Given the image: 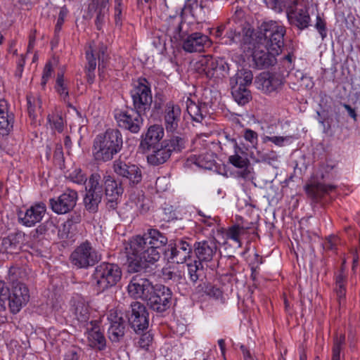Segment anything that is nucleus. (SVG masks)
<instances>
[{
    "instance_id": "1",
    "label": "nucleus",
    "mask_w": 360,
    "mask_h": 360,
    "mask_svg": "<svg viewBox=\"0 0 360 360\" xmlns=\"http://www.w3.org/2000/svg\"><path fill=\"white\" fill-rule=\"evenodd\" d=\"M285 27L274 20L263 22L257 30L255 38L243 36L244 49H252V65L258 70L267 69L276 63V56L284 46Z\"/></svg>"
},
{
    "instance_id": "2",
    "label": "nucleus",
    "mask_w": 360,
    "mask_h": 360,
    "mask_svg": "<svg viewBox=\"0 0 360 360\" xmlns=\"http://www.w3.org/2000/svg\"><path fill=\"white\" fill-rule=\"evenodd\" d=\"M169 243L167 237L156 229H149L143 236L131 239L125 248L128 272L146 271L148 264H154L160 258L164 247Z\"/></svg>"
},
{
    "instance_id": "3",
    "label": "nucleus",
    "mask_w": 360,
    "mask_h": 360,
    "mask_svg": "<svg viewBox=\"0 0 360 360\" xmlns=\"http://www.w3.org/2000/svg\"><path fill=\"white\" fill-rule=\"evenodd\" d=\"M123 147L122 133L117 129H108L96 136L92 153L97 162H105L113 159Z\"/></svg>"
},
{
    "instance_id": "4",
    "label": "nucleus",
    "mask_w": 360,
    "mask_h": 360,
    "mask_svg": "<svg viewBox=\"0 0 360 360\" xmlns=\"http://www.w3.org/2000/svg\"><path fill=\"white\" fill-rule=\"evenodd\" d=\"M182 18L181 17H170L168 20L167 33L176 40H182L183 49L188 53L202 51L205 46L210 45V40L207 35L200 32H194L185 38L182 32Z\"/></svg>"
},
{
    "instance_id": "5",
    "label": "nucleus",
    "mask_w": 360,
    "mask_h": 360,
    "mask_svg": "<svg viewBox=\"0 0 360 360\" xmlns=\"http://www.w3.org/2000/svg\"><path fill=\"white\" fill-rule=\"evenodd\" d=\"M121 268L114 263L103 262L97 265L91 276V281L98 292L115 286L122 278Z\"/></svg>"
},
{
    "instance_id": "6",
    "label": "nucleus",
    "mask_w": 360,
    "mask_h": 360,
    "mask_svg": "<svg viewBox=\"0 0 360 360\" xmlns=\"http://www.w3.org/2000/svg\"><path fill=\"white\" fill-rule=\"evenodd\" d=\"M22 273V269L18 267L12 266L8 270V280L12 291L7 301L11 312L14 314L18 313L30 300L28 288L18 278Z\"/></svg>"
},
{
    "instance_id": "7",
    "label": "nucleus",
    "mask_w": 360,
    "mask_h": 360,
    "mask_svg": "<svg viewBox=\"0 0 360 360\" xmlns=\"http://www.w3.org/2000/svg\"><path fill=\"white\" fill-rule=\"evenodd\" d=\"M101 259V255L89 240L77 246L70 256L71 264L78 269H87L94 266Z\"/></svg>"
},
{
    "instance_id": "8",
    "label": "nucleus",
    "mask_w": 360,
    "mask_h": 360,
    "mask_svg": "<svg viewBox=\"0 0 360 360\" xmlns=\"http://www.w3.org/2000/svg\"><path fill=\"white\" fill-rule=\"evenodd\" d=\"M130 95L134 109L145 114L149 111L153 102V97L150 84L146 78L139 77L134 82Z\"/></svg>"
},
{
    "instance_id": "9",
    "label": "nucleus",
    "mask_w": 360,
    "mask_h": 360,
    "mask_svg": "<svg viewBox=\"0 0 360 360\" xmlns=\"http://www.w3.org/2000/svg\"><path fill=\"white\" fill-rule=\"evenodd\" d=\"M289 23L300 30L310 25L311 18L309 6L304 0H293L289 3L286 9Z\"/></svg>"
},
{
    "instance_id": "10",
    "label": "nucleus",
    "mask_w": 360,
    "mask_h": 360,
    "mask_svg": "<svg viewBox=\"0 0 360 360\" xmlns=\"http://www.w3.org/2000/svg\"><path fill=\"white\" fill-rule=\"evenodd\" d=\"M112 168L114 172L120 178V181H123V184L135 187L142 181V171L135 164L127 163L118 159L114 161Z\"/></svg>"
},
{
    "instance_id": "11",
    "label": "nucleus",
    "mask_w": 360,
    "mask_h": 360,
    "mask_svg": "<svg viewBox=\"0 0 360 360\" xmlns=\"http://www.w3.org/2000/svg\"><path fill=\"white\" fill-rule=\"evenodd\" d=\"M172 297V292L169 288L155 284L146 302L150 309L157 313H163L169 309Z\"/></svg>"
},
{
    "instance_id": "12",
    "label": "nucleus",
    "mask_w": 360,
    "mask_h": 360,
    "mask_svg": "<svg viewBox=\"0 0 360 360\" xmlns=\"http://www.w3.org/2000/svg\"><path fill=\"white\" fill-rule=\"evenodd\" d=\"M193 247V245L184 239L170 240L167 247L164 249L163 254L169 261L183 264L191 257Z\"/></svg>"
},
{
    "instance_id": "13",
    "label": "nucleus",
    "mask_w": 360,
    "mask_h": 360,
    "mask_svg": "<svg viewBox=\"0 0 360 360\" xmlns=\"http://www.w3.org/2000/svg\"><path fill=\"white\" fill-rule=\"evenodd\" d=\"M200 72L204 73L207 78L218 82L221 80L228 73L227 63L222 59H217L207 56L199 61Z\"/></svg>"
},
{
    "instance_id": "14",
    "label": "nucleus",
    "mask_w": 360,
    "mask_h": 360,
    "mask_svg": "<svg viewBox=\"0 0 360 360\" xmlns=\"http://www.w3.org/2000/svg\"><path fill=\"white\" fill-rule=\"evenodd\" d=\"M103 181L106 198V207L109 210H115L117 209L124 193L123 181L116 180L111 175H104Z\"/></svg>"
},
{
    "instance_id": "15",
    "label": "nucleus",
    "mask_w": 360,
    "mask_h": 360,
    "mask_svg": "<svg viewBox=\"0 0 360 360\" xmlns=\"http://www.w3.org/2000/svg\"><path fill=\"white\" fill-rule=\"evenodd\" d=\"M145 115L134 108L120 110L115 112V118L120 128L128 130L131 133H138L143 124L141 116Z\"/></svg>"
},
{
    "instance_id": "16",
    "label": "nucleus",
    "mask_w": 360,
    "mask_h": 360,
    "mask_svg": "<svg viewBox=\"0 0 360 360\" xmlns=\"http://www.w3.org/2000/svg\"><path fill=\"white\" fill-rule=\"evenodd\" d=\"M129 324L136 333H142L148 329L149 326V314L146 306L139 302L131 304V313L128 316Z\"/></svg>"
},
{
    "instance_id": "17",
    "label": "nucleus",
    "mask_w": 360,
    "mask_h": 360,
    "mask_svg": "<svg viewBox=\"0 0 360 360\" xmlns=\"http://www.w3.org/2000/svg\"><path fill=\"white\" fill-rule=\"evenodd\" d=\"M77 198L76 191L67 189L57 198H51L49 205L55 213L63 214L69 212L75 207Z\"/></svg>"
},
{
    "instance_id": "18",
    "label": "nucleus",
    "mask_w": 360,
    "mask_h": 360,
    "mask_svg": "<svg viewBox=\"0 0 360 360\" xmlns=\"http://www.w3.org/2000/svg\"><path fill=\"white\" fill-rule=\"evenodd\" d=\"M154 285L147 278L141 275H136L131 278L127 289L131 297L146 301L152 290H154Z\"/></svg>"
},
{
    "instance_id": "19",
    "label": "nucleus",
    "mask_w": 360,
    "mask_h": 360,
    "mask_svg": "<svg viewBox=\"0 0 360 360\" xmlns=\"http://www.w3.org/2000/svg\"><path fill=\"white\" fill-rule=\"evenodd\" d=\"M258 78L261 89L266 94L279 91L285 83V78L276 72H263Z\"/></svg>"
},
{
    "instance_id": "20",
    "label": "nucleus",
    "mask_w": 360,
    "mask_h": 360,
    "mask_svg": "<svg viewBox=\"0 0 360 360\" xmlns=\"http://www.w3.org/2000/svg\"><path fill=\"white\" fill-rule=\"evenodd\" d=\"M304 191L312 203L321 202L322 198L336 188V186L324 184L317 181H311L304 186Z\"/></svg>"
},
{
    "instance_id": "21",
    "label": "nucleus",
    "mask_w": 360,
    "mask_h": 360,
    "mask_svg": "<svg viewBox=\"0 0 360 360\" xmlns=\"http://www.w3.org/2000/svg\"><path fill=\"white\" fill-rule=\"evenodd\" d=\"M46 211V207L44 203H36L28 208L25 213L20 212L18 214L19 221L27 227L34 226L41 221Z\"/></svg>"
},
{
    "instance_id": "22",
    "label": "nucleus",
    "mask_w": 360,
    "mask_h": 360,
    "mask_svg": "<svg viewBox=\"0 0 360 360\" xmlns=\"http://www.w3.org/2000/svg\"><path fill=\"white\" fill-rule=\"evenodd\" d=\"M164 136V129L161 125L150 126L147 132L141 136L140 148L143 151L150 150L155 146H159L160 141Z\"/></svg>"
},
{
    "instance_id": "23",
    "label": "nucleus",
    "mask_w": 360,
    "mask_h": 360,
    "mask_svg": "<svg viewBox=\"0 0 360 360\" xmlns=\"http://www.w3.org/2000/svg\"><path fill=\"white\" fill-rule=\"evenodd\" d=\"M165 127L167 132L174 133L179 131L181 121V109L178 105L168 103L166 105L164 115Z\"/></svg>"
},
{
    "instance_id": "24",
    "label": "nucleus",
    "mask_w": 360,
    "mask_h": 360,
    "mask_svg": "<svg viewBox=\"0 0 360 360\" xmlns=\"http://www.w3.org/2000/svg\"><path fill=\"white\" fill-rule=\"evenodd\" d=\"M193 249L197 257V260L207 262L212 260L217 251V245L214 240H202L195 242Z\"/></svg>"
},
{
    "instance_id": "25",
    "label": "nucleus",
    "mask_w": 360,
    "mask_h": 360,
    "mask_svg": "<svg viewBox=\"0 0 360 360\" xmlns=\"http://www.w3.org/2000/svg\"><path fill=\"white\" fill-rule=\"evenodd\" d=\"M100 322L97 320H92L86 327L88 333L89 345L98 350H103L106 346V340L100 330Z\"/></svg>"
},
{
    "instance_id": "26",
    "label": "nucleus",
    "mask_w": 360,
    "mask_h": 360,
    "mask_svg": "<svg viewBox=\"0 0 360 360\" xmlns=\"http://www.w3.org/2000/svg\"><path fill=\"white\" fill-rule=\"evenodd\" d=\"M108 4L109 0H92L89 5V12H94L96 15L95 25L98 30H101L105 22L109 10Z\"/></svg>"
},
{
    "instance_id": "27",
    "label": "nucleus",
    "mask_w": 360,
    "mask_h": 360,
    "mask_svg": "<svg viewBox=\"0 0 360 360\" xmlns=\"http://www.w3.org/2000/svg\"><path fill=\"white\" fill-rule=\"evenodd\" d=\"M152 153L147 156L148 162L153 166H158L167 162L172 156L169 149L166 147L163 141L159 145L151 148Z\"/></svg>"
},
{
    "instance_id": "28",
    "label": "nucleus",
    "mask_w": 360,
    "mask_h": 360,
    "mask_svg": "<svg viewBox=\"0 0 360 360\" xmlns=\"http://www.w3.org/2000/svg\"><path fill=\"white\" fill-rule=\"evenodd\" d=\"M169 149L171 153H178L182 152L186 148L188 143V137L184 133L177 132L172 133V135L167 139L162 141Z\"/></svg>"
},
{
    "instance_id": "29",
    "label": "nucleus",
    "mask_w": 360,
    "mask_h": 360,
    "mask_svg": "<svg viewBox=\"0 0 360 360\" xmlns=\"http://www.w3.org/2000/svg\"><path fill=\"white\" fill-rule=\"evenodd\" d=\"M72 307L74 314L77 317V319L82 324L84 327H87L89 324V319L90 317V309L89 304L82 297H79L73 300Z\"/></svg>"
},
{
    "instance_id": "30",
    "label": "nucleus",
    "mask_w": 360,
    "mask_h": 360,
    "mask_svg": "<svg viewBox=\"0 0 360 360\" xmlns=\"http://www.w3.org/2000/svg\"><path fill=\"white\" fill-rule=\"evenodd\" d=\"M229 162L234 167L242 170L237 172V176L244 179H250V160L246 157H243L239 154H234L229 157Z\"/></svg>"
},
{
    "instance_id": "31",
    "label": "nucleus",
    "mask_w": 360,
    "mask_h": 360,
    "mask_svg": "<svg viewBox=\"0 0 360 360\" xmlns=\"http://www.w3.org/2000/svg\"><path fill=\"white\" fill-rule=\"evenodd\" d=\"M13 115L8 114L6 101H0V134L8 135L13 129Z\"/></svg>"
},
{
    "instance_id": "32",
    "label": "nucleus",
    "mask_w": 360,
    "mask_h": 360,
    "mask_svg": "<svg viewBox=\"0 0 360 360\" xmlns=\"http://www.w3.org/2000/svg\"><path fill=\"white\" fill-rule=\"evenodd\" d=\"M58 231V226L53 220L49 219L41 224L37 228L32 231V237L38 239L41 236L44 238H51L55 236Z\"/></svg>"
},
{
    "instance_id": "33",
    "label": "nucleus",
    "mask_w": 360,
    "mask_h": 360,
    "mask_svg": "<svg viewBox=\"0 0 360 360\" xmlns=\"http://www.w3.org/2000/svg\"><path fill=\"white\" fill-rule=\"evenodd\" d=\"M124 321L122 317L115 318L110 322V326L108 330V338L112 342H120L124 336Z\"/></svg>"
},
{
    "instance_id": "34",
    "label": "nucleus",
    "mask_w": 360,
    "mask_h": 360,
    "mask_svg": "<svg viewBox=\"0 0 360 360\" xmlns=\"http://www.w3.org/2000/svg\"><path fill=\"white\" fill-rule=\"evenodd\" d=\"M186 103L187 112L192 120L201 122L205 117L204 113H206L207 106L205 103H196L189 98H187Z\"/></svg>"
},
{
    "instance_id": "35",
    "label": "nucleus",
    "mask_w": 360,
    "mask_h": 360,
    "mask_svg": "<svg viewBox=\"0 0 360 360\" xmlns=\"http://www.w3.org/2000/svg\"><path fill=\"white\" fill-rule=\"evenodd\" d=\"M253 79V75L251 70L241 68L238 70L236 74L230 79L231 86L248 87V86L252 84Z\"/></svg>"
},
{
    "instance_id": "36",
    "label": "nucleus",
    "mask_w": 360,
    "mask_h": 360,
    "mask_svg": "<svg viewBox=\"0 0 360 360\" xmlns=\"http://www.w3.org/2000/svg\"><path fill=\"white\" fill-rule=\"evenodd\" d=\"M236 85L231 86V94L234 101L240 105H244L252 99V94L248 87H240Z\"/></svg>"
},
{
    "instance_id": "37",
    "label": "nucleus",
    "mask_w": 360,
    "mask_h": 360,
    "mask_svg": "<svg viewBox=\"0 0 360 360\" xmlns=\"http://www.w3.org/2000/svg\"><path fill=\"white\" fill-rule=\"evenodd\" d=\"M187 268L191 281L195 283L198 281H202L204 268L200 261L194 260L193 262L187 264Z\"/></svg>"
},
{
    "instance_id": "38",
    "label": "nucleus",
    "mask_w": 360,
    "mask_h": 360,
    "mask_svg": "<svg viewBox=\"0 0 360 360\" xmlns=\"http://www.w3.org/2000/svg\"><path fill=\"white\" fill-rule=\"evenodd\" d=\"M103 194H96L86 192L84 198V204L86 210L91 213H96L98 210V205L101 202Z\"/></svg>"
},
{
    "instance_id": "39",
    "label": "nucleus",
    "mask_w": 360,
    "mask_h": 360,
    "mask_svg": "<svg viewBox=\"0 0 360 360\" xmlns=\"http://www.w3.org/2000/svg\"><path fill=\"white\" fill-rule=\"evenodd\" d=\"M101 176L98 173H93L89 179L86 191L96 194H103V185L101 184Z\"/></svg>"
},
{
    "instance_id": "40",
    "label": "nucleus",
    "mask_w": 360,
    "mask_h": 360,
    "mask_svg": "<svg viewBox=\"0 0 360 360\" xmlns=\"http://www.w3.org/2000/svg\"><path fill=\"white\" fill-rule=\"evenodd\" d=\"M197 290L198 292H203L207 295L215 299H219L222 297V291L220 288L209 283L204 282L199 284L197 287Z\"/></svg>"
},
{
    "instance_id": "41",
    "label": "nucleus",
    "mask_w": 360,
    "mask_h": 360,
    "mask_svg": "<svg viewBox=\"0 0 360 360\" xmlns=\"http://www.w3.org/2000/svg\"><path fill=\"white\" fill-rule=\"evenodd\" d=\"M345 335L344 334H341L339 337H336L334 339L333 346V354H332V360H340V353L341 350L345 345Z\"/></svg>"
},
{
    "instance_id": "42",
    "label": "nucleus",
    "mask_w": 360,
    "mask_h": 360,
    "mask_svg": "<svg viewBox=\"0 0 360 360\" xmlns=\"http://www.w3.org/2000/svg\"><path fill=\"white\" fill-rule=\"evenodd\" d=\"M56 89L60 96L63 97V101L67 102L69 97V93L68 87L64 82V76L63 73H58L57 75Z\"/></svg>"
},
{
    "instance_id": "43",
    "label": "nucleus",
    "mask_w": 360,
    "mask_h": 360,
    "mask_svg": "<svg viewBox=\"0 0 360 360\" xmlns=\"http://www.w3.org/2000/svg\"><path fill=\"white\" fill-rule=\"evenodd\" d=\"M2 247L6 251L13 252L16 250L19 245L18 236L11 234L2 240Z\"/></svg>"
},
{
    "instance_id": "44",
    "label": "nucleus",
    "mask_w": 360,
    "mask_h": 360,
    "mask_svg": "<svg viewBox=\"0 0 360 360\" xmlns=\"http://www.w3.org/2000/svg\"><path fill=\"white\" fill-rule=\"evenodd\" d=\"M47 120L51 125V129H56L58 132L61 133L63 131V120L59 115H49Z\"/></svg>"
},
{
    "instance_id": "45",
    "label": "nucleus",
    "mask_w": 360,
    "mask_h": 360,
    "mask_svg": "<svg viewBox=\"0 0 360 360\" xmlns=\"http://www.w3.org/2000/svg\"><path fill=\"white\" fill-rule=\"evenodd\" d=\"M244 233V227L240 226L239 225H233L228 229L226 236L228 238H230L235 242L240 243V236Z\"/></svg>"
},
{
    "instance_id": "46",
    "label": "nucleus",
    "mask_w": 360,
    "mask_h": 360,
    "mask_svg": "<svg viewBox=\"0 0 360 360\" xmlns=\"http://www.w3.org/2000/svg\"><path fill=\"white\" fill-rule=\"evenodd\" d=\"M68 179H70L72 182L77 184H84L87 181L86 175L80 169H75L71 172L69 174Z\"/></svg>"
},
{
    "instance_id": "47",
    "label": "nucleus",
    "mask_w": 360,
    "mask_h": 360,
    "mask_svg": "<svg viewBox=\"0 0 360 360\" xmlns=\"http://www.w3.org/2000/svg\"><path fill=\"white\" fill-rule=\"evenodd\" d=\"M27 112L29 117L32 120H35L37 115L35 113V106L37 103L39 107H41V101L39 99L36 100L34 97L31 95L27 96Z\"/></svg>"
},
{
    "instance_id": "48",
    "label": "nucleus",
    "mask_w": 360,
    "mask_h": 360,
    "mask_svg": "<svg viewBox=\"0 0 360 360\" xmlns=\"http://www.w3.org/2000/svg\"><path fill=\"white\" fill-rule=\"evenodd\" d=\"M10 290L4 281H0V309H6V302L9 298Z\"/></svg>"
},
{
    "instance_id": "49",
    "label": "nucleus",
    "mask_w": 360,
    "mask_h": 360,
    "mask_svg": "<svg viewBox=\"0 0 360 360\" xmlns=\"http://www.w3.org/2000/svg\"><path fill=\"white\" fill-rule=\"evenodd\" d=\"M196 163L200 167L210 169L214 165V160L211 155H200L198 158Z\"/></svg>"
},
{
    "instance_id": "50",
    "label": "nucleus",
    "mask_w": 360,
    "mask_h": 360,
    "mask_svg": "<svg viewBox=\"0 0 360 360\" xmlns=\"http://www.w3.org/2000/svg\"><path fill=\"white\" fill-rule=\"evenodd\" d=\"M238 35V32L235 27H230L226 32V34L221 37V44H232L236 41V37Z\"/></svg>"
},
{
    "instance_id": "51",
    "label": "nucleus",
    "mask_w": 360,
    "mask_h": 360,
    "mask_svg": "<svg viewBox=\"0 0 360 360\" xmlns=\"http://www.w3.org/2000/svg\"><path fill=\"white\" fill-rule=\"evenodd\" d=\"M153 337L150 333L142 334L138 342L139 346L146 350L149 349V346L153 342Z\"/></svg>"
},
{
    "instance_id": "52",
    "label": "nucleus",
    "mask_w": 360,
    "mask_h": 360,
    "mask_svg": "<svg viewBox=\"0 0 360 360\" xmlns=\"http://www.w3.org/2000/svg\"><path fill=\"white\" fill-rule=\"evenodd\" d=\"M315 27L320 34L322 39H323L327 36L326 22L319 15L316 16Z\"/></svg>"
},
{
    "instance_id": "53",
    "label": "nucleus",
    "mask_w": 360,
    "mask_h": 360,
    "mask_svg": "<svg viewBox=\"0 0 360 360\" xmlns=\"http://www.w3.org/2000/svg\"><path fill=\"white\" fill-rule=\"evenodd\" d=\"M82 355L83 351L80 348L72 347L65 354L64 360H79Z\"/></svg>"
},
{
    "instance_id": "54",
    "label": "nucleus",
    "mask_w": 360,
    "mask_h": 360,
    "mask_svg": "<svg viewBox=\"0 0 360 360\" xmlns=\"http://www.w3.org/2000/svg\"><path fill=\"white\" fill-rule=\"evenodd\" d=\"M122 0H115V22L117 26L122 25Z\"/></svg>"
},
{
    "instance_id": "55",
    "label": "nucleus",
    "mask_w": 360,
    "mask_h": 360,
    "mask_svg": "<svg viewBox=\"0 0 360 360\" xmlns=\"http://www.w3.org/2000/svg\"><path fill=\"white\" fill-rule=\"evenodd\" d=\"M338 238L335 235H330L326 238V241L323 244V248L327 250H333L336 249Z\"/></svg>"
},
{
    "instance_id": "56",
    "label": "nucleus",
    "mask_w": 360,
    "mask_h": 360,
    "mask_svg": "<svg viewBox=\"0 0 360 360\" xmlns=\"http://www.w3.org/2000/svg\"><path fill=\"white\" fill-rule=\"evenodd\" d=\"M72 226L70 224V222L65 221L63 225L62 229H58V235L60 239H67L71 238L70 236V231L72 230Z\"/></svg>"
},
{
    "instance_id": "57",
    "label": "nucleus",
    "mask_w": 360,
    "mask_h": 360,
    "mask_svg": "<svg viewBox=\"0 0 360 360\" xmlns=\"http://www.w3.org/2000/svg\"><path fill=\"white\" fill-rule=\"evenodd\" d=\"M291 139V136H266L264 140V142L266 141H271L275 145L278 146H283L285 141H289Z\"/></svg>"
},
{
    "instance_id": "58",
    "label": "nucleus",
    "mask_w": 360,
    "mask_h": 360,
    "mask_svg": "<svg viewBox=\"0 0 360 360\" xmlns=\"http://www.w3.org/2000/svg\"><path fill=\"white\" fill-rule=\"evenodd\" d=\"M52 71H53L52 65L50 62H49L45 65V67L44 68L43 75H42V77H41V86H44L46 84L47 81L51 76Z\"/></svg>"
},
{
    "instance_id": "59",
    "label": "nucleus",
    "mask_w": 360,
    "mask_h": 360,
    "mask_svg": "<svg viewBox=\"0 0 360 360\" xmlns=\"http://www.w3.org/2000/svg\"><path fill=\"white\" fill-rule=\"evenodd\" d=\"M86 57L88 61L86 70L94 71L96 67V59L94 55L91 52L86 51Z\"/></svg>"
},
{
    "instance_id": "60",
    "label": "nucleus",
    "mask_w": 360,
    "mask_h": 360,
    "mask_svg": "<svg viewBox=\"0 0 360 360\" xmlns=\"http://www.w3.org/2000/svg\"><path fill=\"white\" fill-rule=\"evenodd\" d=\"M244 138L246 141L250 142L252 146L257 143V134L251 129H246L244 133Z\"/></svg>"
},
{
    "instance_id": "61",
    "label": "nucleus",
    "mask_w": 360,
    "mask_h": 360,
    "mask_svg": "<svg viewBox=\"0 0 360 360\" xmlns=\"http://www.w3.org/2000/svg\"><path fill=\"white\" fill-rule=\"evenodd\" d=\"M266 4L269 8L278 13L283 11L284 6L281 0H266Z\"/></svg>"
},
{
    "instance_id": "62",
    "label": "nucleus",
    "mask_w": 360,
    "mask_h": 360,
    "mask_svg": "<svg viewBox=\"0 0 360 360\" xmlns=\"http://www.w3.org/2000/svg\"><path fill=\"white\" fill-rule=\"evenodd\" d=\"M335 292L337 295L338 300L340 304H341L342 301H344L345 298V285H335Z\"/></svg>"
},
{
    "instance_id": "63",
    "label": "nucleus",
    "mask_w": 360,
    "mask_h": 360,
    "mask_svg": "<svg viewBox=\"0 0 360 360\" xmlns=\"http://www.w3.org/2000/svg\"><path fill=\"white\" fill-rule=\"evenodd\" d=\"M82 221V215L80 212H72L67 219V222H70L71 226L79 224Z\"/></svg>"
},
{
    "instance_id": "64",
    "label": "nucleus",
    "mask_w": 360,
    "mask_h": 360,
    "mask_svg": "<svg viewBox=\"0 0 360 360\" xmlns=\"http://www.w3.org/2000/svg\"><path fill=\"white\" fill-rule=\"evenodd\" d=\"M162 276L165 280H174L176 277L180 276L176 272H174L167 268L162 269Z\"/></svg>"
}]
</instances>
